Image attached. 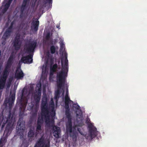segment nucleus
Returning a JSON list of instances; mask_svg holds the SVG:
<instances>
[{"mask_svg": "<svg viewBox=\"0 0 147 147\" xmlns=\"http://www.w3.org/2000/svg\"><path fill=\"white\" fill-rule=\"evenodd\" d=\"M64 56L65 58L64 65H63V60L61 59V70L58 72L57 75V83L58 89L55 92L54 97V98L55 99L57 102L59 98L60 93V91L59 88H61V87L64 85L66 81V78L69 71L68 61L67 59V53H65Z\"/></svg>", "mask_w": 147, "mask_h": 147, "instance_id": "obj_1", "label": "nucleus"}, {"mask_svg": "<svg viewBox=\"0 0 147 147\" xmlns=\"http://www.w3.org/2000/svg\"><path fill=\"white\" fill-rule=\"evenodd\" d=\"M7 123V126L6 127L4 133L7 135L8 134H10L11 131L14 128V121L13 119V116L11 112H9V115L7 117L3 116L2 117V119L0 122V126L1 125V129H3L5 124Z\"/></svg>", "mask_w": 147, "mask_h": 147, "instance_id": "obj_2", "label": "nucleus"}, {"mask_svg": "<svg viewBox=\"0 0 147 147\" xmlns=\"http://www.w3.org/2000/svg\"><path fill=\"white\" fill-rule=\"evenodd\" d=\"M47 97H43L42 99L41 105V111L42 115L45 116V122H49L50 119L49 110L47 104Z\"/></svg>", "mask_w": 147, "mask_h": 147, "instance_id": "obj_3", "label": "nucleus"}, {"mask_svg": "<svg viewBox=\"0 0 147 147\" xmlns=\"http://www.w3.org/2000/svg\"><path fill=\"white\" fill-rule=\"evenodd\" d=\"M25 129V123L22 118H20L17 126V133L20 137H23Z\"/></svg>", "mask_w": 147, "mask_h": 147, "instance_id": "obj_4", "label": "nucleus"}, {"mask_svg": "<svg viewBox=\"0 0 147 147\" xmlns=\"http://www.w3.org/2000/svg\"><path fill=\"white\" fill-rule=\"evenodd\" d=\"M37 46L36 41L33 40L28 44L25 49L26 52L28 53L34 52V50Z\"/></svg>", "mask_w": 147, "mask_h": 147, "instance_id": "obj_5", "label": "nucleus"}, {"mask_svg": "<svg viewBox=\"0 0 147 147\" xmlns=\"http://www.w3.org/2000/svg\"><path fill=\"white\" fill-rule=\"evenodd\" d=\"M13 47L16 50H18L20 49L22 42L20 40V35L19 34H17L13 42Z\"/></svg>", "mask_w": 147, "mask_h": 147, "instance_id": "obj_6", "label": "nucleus"}, {"mask_svg": "<svg viewBox=\"0 0 147 147\" xmlns=\"http://www.w3.org/2000/svg\"><path fill=\"white\" fill-rule=\"evenodd\" d=\"M65 114L66 117L67 118L68 122L69 123L67 127V131H71L72 127V122L71 115L70 113V109L68 110H65Z\"/></svg>", "mask_w": 147, "mask_h": 147, "instance_id": "obj_7", "label": "nucleus"}, {"mask_svg": "<svg viewBox=\"0 0 147 147\" xmlns=\"http://www.w3.org/2000/svg\"><path fill=\"white\" fill-rule=\"evenodd\" d=\"M39 25V21L38 19L32 20L31 24V29L33 32H37Z\"/></svg>", "mask_w": 147, "mask_h": 147, "instance_id": "obj_8", "label": "nucleus"}, {"mask_svg": "<svg viewBox=\"0 0 147 147\" xmlns=\"http://www.w3.org/2000/svg\"><path fill=\"white\" fill-rule=\"evenodd\" d=\"M33 55L32 54H29L27 56H23L21 60L22 62L24 63H32L33 62Z\"/></svg>", "mask_w": 147, "mask_h": 147, "instance_id": "obj_9", "label": "nucleus"}, {"mask_svg": "<svg viewBox=\"0 0 147 147\" xmlns=\"http://www.w3.org/2000/svg\"><path fill=\"white\" fill-rule=\"evenodd\" d=\"M15 58V56L12 53L10 55L7 61L6 64L5 65L6 67L7 68L8 70L9 71L13 63V61Z\"/></svg>", "mask_w": 147, "mask_h": 147, "instance_id": "obj_10", "label": "nucleus"}, {"mask_svg": "<svg viewBox=\"0 0 147 147\" xmlns=\"http://www.w3.org/2000/svg\"><path fill=\"white\" fill-rule=\"evenodd\" d=\"M52 130L53 131V135L54 136L57 138H59L61 130L59 127L53 126V127Z\"/></svg>", "mask_w": 147, "mask_h": 147, "instance_id": "obj_11", "label": "nucleus"}, {"mask_svg": "<svg viewBox=\"0 0 147 147\" xmlns=\"http://www.w3.org/2000/svg\"><path fill=\"white\" fill-rule=\"evenodd\" d=\"M30 0H23L20 7V17H22L24 13V11L26 9Z\"/></svg>", "mask_w": 147, "mask_h": 147, "instance_id": "obj_12", "label": "nucleus"}, {"mask_svg": "<svg viewBox=\"0 0 147 147\" xmlns=\"http://www.w3.org/2000/svg\"><path fill=\"white\" fill-rule=\"evenodd\" d=\"M15 94L14 93L11 95L8 99L7 103H8L9 109H11L15 101Z\"/></svg>", "mask_w": 147, "mask_h": 147, "instance_id": "obj_13", "label": "nucleus"}, {"mask_svg": "<svg viewBox=\"0 0 147 147\" xmlns=\"http://www.w3.org/2000/svg\"><path fill=\"white\" fill-rule=\"evenodd\" d=\"M24 74L21 69L17 68L16 70L15 77L18 79H22L24 78Z\"/></svg>", "mask_w": 147, "mask_h": 147, "instance_id": "obj_14", "label": "nucleus"}, {"mask_svg": "<svg viewBox=\"0 0 147 147\" xmlns=\"http://www.w3.org/2000/svg\"><path fill=\"white\" fill-rule=\"evenodd\" d=\"M73 107V109L75 111L77 116L82 115V111L80 106L77 103L74 104Z\"/></svg>", "mask_w": 147, "mask_h": 147, "instance_id": "obj_15", "label": "nucleus"}, {"mask_svg": "<svg viewBox=\"0 0 147 147\" xmlns=\"http://www.w3.org/2000/svg\"><path fill=\"white\" fill-rule=\"evenodd\" d=\"M89 135L91 139L96 136L97 129L96 128H92L90 126H89Z\"/></svg>", "mask_w": 147, "mask_h": 147, "instance_id": "obj_16", "label": "nucleus"}, {"mask_svg": "<svg viewBox=\"0 0 147 147\" xmlns=\"http://www.w3.org/2000/svg\"><path fill=\"white\" fill-rule=\"evenodd\" d=\"M70 102H73V101L71 100L69 96H65V110L69 109V104Z\"/></svg>", "mask_w": 147, "mask_h": 147, "instance_id": "obj_17", "label": "nucleus"}, {"mask_svg": "<svg viewBox=\"0 0 147 147\" xmlns=\"http://www.w3.org/2000/svg\"><path fill=\"white\" fill-rule=\"evenodd\" d=\"M41 96V93H39L38 91H36V93L34 94V99L36 103H38L39 102Z\"/></svg>", "mask_w": 147, "mask_h": 147, "instance_id": "obj_18", "label": "nucleus"}, {"mask_svg": "<svg viewBox=\"0 0 147 147\" xmlns=\"http://www.w3.org/2000/svg\"><path fill=\"white\" fill-rule=\"evenodd\" d=\"M9 71L8 70L7 68L6 67V66L5 65V67L3 71V75L2 76V78H3L5 82L7 79L8 74L9 73Z\"/></svg>", "mask_w": 147, "mask_h": 147, "instance_id": "obj_19", "label": "nucleus"}, {"mask_svg": "<svg viewBox=\"0 0 147 147\" xmlns=\"http://www.w3.org/2000/svg\"><path fill=\"white\" fill-rule=\"evenodd\" d=\"M38 110L37 108H36L34 110V111H33L30 118V122L34 121L35 119H36L37 116V113Z\"/></svg>", "mask_w": 147, "mask_h": 147, "instance_id": "obj_20", "label": "nucleus"}, {"mask_svg": "<svg viewBox=\"0 0 147 147\" xmlns=\"http://www.w3.org/2000/svg\"><path fill=\"white\" fill-rule=\"evenodd\" d=\"M58 65L57 64H55L53 66H51L50 67V76H53L54 74L56 71Z\"/></svg>", "mask_w": 147, "mask_h": 147, "instance_id": "obj_21", "label": "nucleus"}, {"mask_svg": "<svg viewBox=\"0 0 147 147\" xmlns=\"http://www.w3.org/2000/svg\"><path fill=\"white\" fill-rule=\"evenodd\" d=\"M50 116V119L49 121V122H47V123H46L47 124H49L50 123H53L54 121V120L53 118L51 120H50V116H51L52 117H54L55 116V111H54L53 109H52L51 111H49V114Z\"/></svg>", "mask_w": 147, "mask_h": 147, "instance_id": "obj_22", "label": "nucleus"}, {"mask_svg": "<svg viewBox=\"0 0 147 147\" xmlns=\"http://www.w3.org/2000/svg\"><path fill=\"white\" fill-rule=\"evenodd\" d=\"M45 142V138L43 136H42L37 141V144L39 147H41L42 145H43Z\"/></svg>", "mask_w": 147, "mask_h": 147, "instance_id": "obj_23", "label": "nucleus"}, {"mask_svg": "<svg viewBox=\"0 0 147 147\" xmlns=\"http://www.w3.org/2000/svg\"><path fill=\"white\" fill-rule=\"evenodd\" d=\"M27 104V101L25 102L24 104L21 103L20 107V114L22 115L24 113V111Z\"/></svg>", "mask_w": 147, "mask_h": 147, "instance_id": "obj_24", "label": "nucleus"}, {"mask_svg": "<svg viewBox=\"0 0 147 147\" xmlns=\"http://www.w3.org/2000/svg\"><path fill=\"white\" fill-rule=\"evenodd\" d=\"M11 34V32L8 28L5 30L3 37L5 39H7L10 36Z\"/></svg>", "mask_w": 147, "mask_h": 147, "instance_id": "obj_25", "label": "nucleus"}, {"mask_svg": "<svg viewBox=\"0 0 147 147\" xmlns=\"http://www.w3.org/2000/svg\"><path fill=\"white\" fill-rule=\"evenodd\" d=\"M69 131L70 136L72 137L73 139H77V135L76 131H72V127L71 131Z\"/></svg>", "mask_w": 147, "mask_h": 147, "instance_id": "obj_26", "label": "nucleus"}, {"mask_svg": "<svg viewBox=\"0 0 147 147\" xmlns=\"http://www.w3.org/2000/svg\"><path fill=\"white\" fill-rule=\"evenodd\" d=\"M41 116H38V117L37 122L41 125H42L43 122V118H45V116H43L42 114V112L41 111ZM45 120V119H44Z\"/></svg>", "mask_w": 147, "mask_h": 147, "instance_id": "obj_27", "label": "nucleus"}, {"mask_svg": "<svg viewBox=\"0 0 147 147\" xmlns=\"http://www.w3.org/2000/svg\"><path fill=\"white\" fill-rule=\"evenodd\" d=\"M6 82L2 76L0 79V87L1 89H3L5 86Z\"/></svg>", "mask_w": 147, "mask_h": 147, "instance_id": "obj_28", "label": "nucleus"}, {"mask_svg": "<svg viewBox=\"0 0 147 147\" xmlns=\"http://www.w3.org/2000/svg\"><path fill=\"white\" fill-rule=\"evenodd\" d=\"M15 21H12L11 23L10 24L9 27V29L10 30L11 32V33L12 32L13 30V25L15 24Z\"/></svg>", "mask_w": 147, "mask_h": 147, "instance_id": "obj_29", "label": "nucleus"}, {"mask_svg": "<svg viewBox=\"0 0 147 147\" xmlns=\"http://www.w3.org/2000/svg\"><path fill=\"white\" fill-rule=\"evenodd\" d=\"M56 48L54 45H52L50 47V51L52 54H54L56 51Z\"/></svg>", "mask_w": 147, "mask_h": 147, "instance_id": "obj_30", "label": "nucleus"}, {"mask_svg": "<svg viewBox=\"0 0 147 147\" xmlns=\"http://www.w3.org/2000/svg\"><path fill=\"white\" fill-rule=\"evenodd\" d=\"M34 134V131L30 129L28 132V137L31 138V137L33 136Z\"/></svg>", "mask_w": 147, "mask_h": 147, "instance_id": "obj_31", "label": "nucleus"}, {"mask_svg": "<svg viewBox=\"0 0 147 147\" xmlns=\"http://www.w3.org/2000/svg\"><path fill=\"white\" fill-rule=\"evenodd\" d=\"M36 86L38 87V88L37 90V91L39 92V93H41V83H38L36 85Z\"/></svg>", "mask_w": 147, "mask_h": 147, "instance_id": "obj_32", "label": "nucleus"}, {"mask_svg": "<svg viewBox=\"0 0 147 147\" xmlns=\"http://www.w3.org/2000/svg\"><path fill=\"white\" fill-rule=\"evenodd\" d=\"M42 125L38 123L37 122V125L36 128V131H38V130H41V129Z\"/></svg>", "mask_w": 147, "mask_h": 147, "instance_id": "obj_33", "label": "nucleus"}, {"mask_svg": "<svg viewBox=\"0 0 147 147\" xmlns=\"http://www.w3.org/2000/svg\"><path fill=\"white\" fill-rule=\"evenodd\" d=\"M10 5L11 4L10 3L9 1V0L8 1L7 3H6L5 5H4V6L5 7H6L7 9L8 10L9 7H10Z\"/></svg>", "mask_w": 147, "mask_h": 147, "instance_id": "obj_34", "label": "nucleus"}, {"mask_svg": "<svg viewBox=\"0 0 147 147\" xmlns=\"http://www.w3.org/2000/svg\"><path fill=\"white\" fill-rule=\"evenodd\" d=\"M34 106V105L32 104H31V105H29V106L28 107V110H31L32 109Z\"/></svg>", "mask_w": 147, "mask_h": 147, "instance_id": "obj_35", "label": "nucleus"}, {"mask_svg": "<svg viewBox=\"0 0 147 147\" xmlns=\"http://www.w3.org/2000/svg\"><path fill=\"white\" fill-rule=\"evenodd\" d=\"M50 38V34L49 33H48L46 35L45 38L47 40H49Z\"/></svg>", "mask_w": 147, "mask_h": 147, "instance_id": "obj_36", "label": "nucleus"}, {"mask_svg": "<svg viewBox=\"0 0 147 147\" xmlns=\"http://www.w3.org/2000/svg\"><path fill=\"white\" fill-rule=\"evenodd\" d=\"M6 141V140L5 138H1L0 140V144H2L3 143L5 142Z\"/></svg>", "mask_w": 147, "mask_h": 147, "instance_id": "obj_37", "label": "nucleus"}, {"mask_svg": "<svg viewBox=\"0 0 147 147\" xmlns=\"http://www.w3.org/2000/svg\"><path fill=\"white\" fill-rule=\"evenodd\" d=\"M52 0H46L47 3H48L49 5V6H51L52 5Z\"/></svg>", "mask_w": 147, "mask_h": 147, "instance_id": "obj_38", "label": "nucleus"}, {"mask_svg": "<svg viewBox=\"0 0 147 147\" xmlns=\"http://www.w3.org/2000/svg\"><path fill=\"white\" fill-rule=\"evenodd\" d=\"M68 88V86H67L66 88L65 96H69V90Z\"/></svg>", "mask_w": 147, "mask_h": 147, "instance_id": "obj_39", "label": "nucleus"}, {"mask_svg": "<svg viewBox=\"0 0 147 147\" xmlns=\"http://www.w3.org/2000/svg\"><path fill=\"white\" fill-rule=\"evenodd\" d=\"M46 55L48 57H51V55L50 54V52H48L46 53Z\"/></svg>", "mask_w": 147, "mask_h": 147, "instance_id": "obj_40", "label": "nucleus"}, {"mask_svg": "<svg viewBox=\"0 0 147 147\" xmlns=\"http://www.w3.org/2000/svg\"><path fill=\"white\" fill-rule=\"evenodd\" d=\"M51 104L54 105V102L53 100V99H51Z\"/></svg>", "mask_w": 147, "mask_h": 147, "instance_id": "obj_41", "label": "nucleus"}, {"mask_svg": "<svg viewBox=\"0 0 147 147\" xmlns=\"http://www.w3.org/2000/svg\"><path fill=\"white\" fill-rule=\"evenodd\" d=\"M7 9L6 7L4 6V8L3 9V10L4 11V12H6L7 11Z\"/></svg>", "mask_w": 147, "mask_h": 147, "instance_id": "obj_42", "label": "nucleus"}, {"mask_svg": "<svg viewBox=\"0 0 147 147\" xmlns=\"http://www.w3.org/2000/svg\"><path fill=\"white\" fill-rule=\"evenodd\" d=\"M80 128H78V131L80 134L81 135H83V134L82 133V132H81L80 131Z\"/></svg>", "mask_w": 147, "mask_h": 147, "instance_id": "obj_43", "label": "nucleus"}, {"mask_svg": "<svg viewBox=\"0 0 147 147\" xmlns=\"http://www.w3.org/2000/svg\"><path fill=\"white\" fill-rule=\"evenodd\" d=\"M63 43L61 44V49L62 48L63 49Z\"/></svg>", "mask_w": 147, "mask_h": 147, "instance_id": "obj_44", "label": "nucleus"}, {"mask_svg": "<svg viewBox=\"0 0 147 147\" xmlns=\"http://www.w3.org/2000/svg\"><path fill=\"white\" fill-rule=\"evenodd\" d=\"M1 89L0 87V98H1V95L2 94V91H1L0 92Z\"/></svg>", "mask_w": 147, "mask_h": 147, "instance_id": "obj_45", "label": "nucleus"}, {"mask_svg": "<svg viewBox=\"0 0 147 147\" xmlns=\"http://www.w3.org/2000/svg\"><path fill=\"white\" fill-rule=\"evenodd\" d=\"M34 147H39L38 145L37 144V142H36V144Z\"/></svg>", "mask_w": 147, "mask_h": 147, "instance_id": "obj_46", "label": "nucleus"}, {"mask_svg": "<svg viewBox=\"0 0 147 147\" xmlns=\"http://www.w3.org/2000/svg\"><path fill=\"white\" fill-rule=\"evenodd\" d=\"M9 0V2L10 4H11L13 0Z\"/></svg>", "mask_w": 147, "mask_h": 147, "instance_id": "obj_47", "label": "nucleus"}, {"mask_svg": "<svg viewBox=\"0 0 147 147\" xmlns=\"http://www.w3.org/2000/svg\"><path fill=\"white\" fill-rule=\"evenodd\" d=\"M57 26V28H60V27H60V26H59H59Z\"/></svg>", "mask_w": 147, "mask_h": 147, "instance_id": "obj_48", "label": "nucleus"}, {"mask_svg": "<svg viewBox=\"0 0 147 147\" xmlns=\"http://www.w3.org/2000/svg\"><path fill=\"white\" fill-rule=\"evenodd\" d=\"M1 51H0V57L1 56Z\"/></svg>", "mask_w": 147, "mask_h": 147, "instance_id": "obj_49", "label": "nucleus"}, {"mask_svg": "<svg viewBox=\"0 0 147 147\" xmlns=\"http://www.w3.org/2000/svg\"><path fill=\"white\" fill-rule=\"evenodd\" d=\"M88 119H87L86 120V122H88Z\"/></svg>", "mask_w": 147, "mask_h": 147, "instance_id": "obj_50", "label": "nucleus"}, {"mask_svg": "<svg viewBox=\"0 0 147 147\" xmlns=\"http://www.w3.org/2000/svg\"><path fill=\"white\" fill-rule=\"evenodd\" d=\"M1 14H0V18H1Z\"/></svg>", "mask_w": 147, "mask_h": 147, "instance_id": "obj_51", "label": "nucleus"}, {"mask_svg": "<svg viewBox=\"0 0 147 147\" xmlns=\"http://www.w3.org/2000/svg\"><path fill=\"white\" fill-rule=\"evenodd\" d=\"M64 91H63V94H64Z\"/></svg>", "mask_w": 147, "mask_h": 147, "instance_id": "obj_52", "label": "nucleus"}, {"mask_svg": "<svg viewBox=\"0 0 147 147\" xmlns=\"http://www.w3.org/2000/svg\"><path fill=\"white\" fill-rule=\"evenodd\" d=\"M6 0H5V1H6Z\"/></svg>", "mask_w": 147, "mask_h": 147, "instance_id": "obj_53", "label": "nucleus"}]
</instances>
